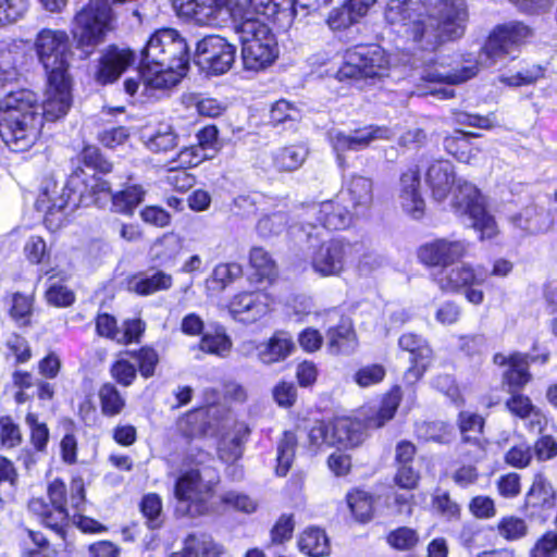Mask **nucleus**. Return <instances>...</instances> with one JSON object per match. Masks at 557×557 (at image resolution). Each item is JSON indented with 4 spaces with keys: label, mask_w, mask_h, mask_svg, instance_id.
<instances>
[{
    "label": "nucleus",
    "mask_w": 557,
    "mask_h": 557,
    "mask_svg": "<svg viewBox=\"0 0 557 557\" xmlns=\"http://www.w3.org/2000/svg\"><path fill=\"white\" fill-rule=\"evenodd\" d=\"M246 9L255 14L274 17L278 13H287L288 15L296 13L295 0H246Z\"/></svg>",
    "instance_id": "39"
},
{
    "label": "nucleus",
    "mask_w": 557,
    "mask_h": 557,
    "mask_svg": "<svg viewBox=\"0 0 557 557\" xmlns=\"http://www.w3.org/2000/svg\"><path fill=\"white\" fill-rule=\"evenodd\" d=\"M358 21L359 18L354 16V12L347 3L343 4L341 8L332 10L327 17V24L333 29L347 28Z\"/></svg>",
    "instance_id": "64"
},
{
    "label": "nucleus",
    "mask_w": 557,
    "mask_h": 557,
    "mask_svg": "<svg viewBox=\"0 0 557 557\" xmlns=\"http://www.w3.org/2000/svg\"><path fill=\"white\" fill-rule=\"evenodd\" d=\"M213 493V484L201 478L199 470L182 473L174 485V496L180 504L200 506L209 500Z\"/></svg>",
    "instance_id": "21"
},
{
    "label": "nucleus",
    "mask_w": 557,
    "mask_h": 557,
    "mask_svg": "<svg viewBox=\"0 0 557 557\" xmlns=\"http://www.w3.org/2000/svg\"><path fill=\"white\" fill-rule=\"evenodd\" d=\"M425 181L433 197L437 201L444 200L455 183L453 164L446 160H434L426 169Z\"/></svg>",
    "instance_id": "27"
},
{
    "label": "nucleus",
    "mask_w": 557,
    "mask_h": 557,
    "mask_svg": "<svg viewBox=\"0 0 557 557\" xmlns=\"http://www.w3.org/2000/svg\"><path fill=\"white\" fill-rule=\"evenodd\" d=\"M556 493L552 483L542 474H537L527 494V506L552 508L555 505Z\"/></svg>",
    "instance_id": "37"
},
{
    "label": "nucleus",
    "mask_w": 557,
    "mask_h": 557,
    "mask_svg": "<svg viewBox=\"0 0 557 557\" xmlns=\"http://www.w3.org/2000/svg\"><path fill=\"white\" fill-rule=\"evenodd\" d=\"M115 20L111 5L103 0H90L74 16L72 34L78 48L94 49L113 29Z\"/></svg>",
    "instance_id": "6"
},
{
    "label": "nucleus",
    "mask_w": 557,
    "mask_h": 557,
    "mask_svg": "<svg viewBox=\"0 0 557 557\" xmlns=\"http://www.w3.org/2000/svg\"><path fill=\"white\" fill-rule=\"evenodd\" d=\"M190 546L193 555L195 557L202 556H218L222 553V547L213 542L210 536L207 535H189L184 542V547Z\"/></svg>",
    "instance_id": "50"
},
{
    "label": "nucleus",
    "mask_w": 557,
    "mask_h": 557,
    "mask_svg": "<svg viewBox=\"0 0 557 557\" xmlns=\"http://www.w3.org/2000/svg\"><path fill=\"white\" fill-rule=\"evenodd\" d=\"M308 153L309 149L304 144L283 147L274 154V165L281 171H295L304 164Z\"/></svg>",
    "instance_id": "35"
},
{
    "label": "nucleus",
    "mask_w": 557,
    "mask_h": 557,
    "mask_svg": "<svg viewBox=\"0 0 557 557\" xmlns=\"http://www.w3.org/2000/svg\"><path fill=\"white\" fill-rule=\"evenodd\" d=\"M269 296L261 292L240 293L230 302V312L243 323H253L269 312Z\"/></svg>",
    "instance_id": "24"
},
{
    "label": "nucleus",
    "mask_w": 557,
    "mask_h": 557,
    "mask_svg": "<svg viewBox=\"0 0 557 557\" xmlns=\"http://www.w3.org/2000/svg\"><path fill=\"white\" fill-rule=\"evenodd\" d=\"M347 195L355 215L368 210L373 200L372 181L364 176H352L347 185Z\"/></svg>",
    "instance_id": "32"
},
{
    "label": "nucleus",
    "mask_w": 557,
    "mask_h": 557,
    "mask_svg": "<svg viewBox=\"0 0 557 557\" xmlns=\"http://www.w3.org/2000/svg\"><path fill=\"white\" fill-rule=\"evenodd\" d=\"M146 190L143 186L134 184L111 196L112 206L116 212L133 214L136 207L143 202Z\"/></svg>",
    "instance_id": "38"
},
{
    "label": "nucleus",
    "mask_w": 557,
    "mask_h": 557,
    "mask_svg": "<svg viewBox=\"0 0 557 557\" xmlns=\"http://www.w3.org/2000/svg\"><path fill=\"white\" fill-rule=\"evenodd\" d=\"M387 128L369 126L356 129L351 134H345L341 131H331L329 133L330 143L337 154L341 165L344 163L343 153L349 150H359L368 147L374 139L388 138Z\"/></svg>",
    "instance_id": "22"
},
{
    "label": "nucleus",
    "mask_w": 557,
    "mask_h": 557,
    "mask_svg": "<svg viewBox=\"0 0 557 557\" xmlns=\"http://www.w3.org/2000/svg\"><path fill=\"white\" fill-rule=\"evenodd\" d=\"M188 62L189 50L185 38L173 28L158 29L143 50V82L152 88H171L186 74Z\"/></svg>",
    "instance_id": "2"
},
{
    "label": "nucleus",
    "mask_w": 557,
    "mask_h": 557,
    "mask_svg": "<svg viewBox=\"0 0 557 557\" xmlns=\"http://www.w3.org/2000/svg\"><path fill=\"white\" fill-rule=\"evenodd\" d=\"M215 409L195 410L178 420V430L186 437H197L201 435H212L216 424L207 421L213 417Z\"/></svg>",
    "instance_id": "31"
},
{
    "label": "nucleus",
    "mask_w": 557,
    "mask_h": 557,
    "mask_svg": "<svg viewBox=\"0 0 557 557\" xmlns=\"http://www.w3.org/2000/svg\"><path fill=\"white\" fill-rule=\"evenodd\" d=\"M433 281L443 293L457 294L463 289L466 299L473 305L484 300L483 292L474 286L483 284L485 277L467 263L442 268L434 274Z\"/></svg>",
    "instance_id": "12"
},
{
    "label": "nucleus",
    "mask_w": 557,
    "mask_h": 557,
    "mask_svg": "<svg viewBox=\"0 0 557 557\" xmlns=\"http://www.w3.org/2000/svg\"><path fill=\"white\" fill-rule=\"evenodd\" d=\"M541 213L534 207H527L519 213L510 218L512 225L528 233H537L542 231L540 223Z\"/></svg>",
    "instance_id": "48"
},
{
    "label": "nucleus",
    "mask_w": 557,
    "mask_h": 557,
    "mask_svg": "<svg viewBox=\"0 0 557 557\" xmlns=\"http://www.w3.org/2000/svg\"><path fill=\"white\" fill-rule=\"evenodd\" d=\"M242 41L244 66L251 71H261L273 63L277 57V45L270 28L248 11L236 25Z\"/></svg>",
    "instance_id": "4"
},
{
    "label": "nucleus",
    "mask_w": 557,
    "mask_h": 557,
    "mask_svg": "<svg viewBox=\"0 0 557 557\" xmlns=\"http://www.w3.org/2000/svg\"><path fill=\"white\" fill-rule=\"evenodd\" d=\"M327 347L332 354H349L356 347L355 333L349 323H342L327 332Z\"/></svg>",
    "instance_id": "40"
},
{
    "label": "nucleus",
    "mask_w": 557,
    "mask_h": 557,
    "mask_svg": "<svg viewBox=\"0 0 557 557\" xmlns=\"http://www.w3.org/2000/svg\"><path fill=\"white\" fill-rule=\"evenodd\" d=\"M385 368L381 364H368L360 368L354 375V381L360 387H369L381 383L385 377Z\"/></svg>",
    "instance_id": "57"
},
{
    "label": "nucleus",
    "mask_w": 557,
    "mask_h": 557,
    "mask_svg": "<svg viewBox=\"0 0 557 557\" xmlns=\"http://www.w3.org/2000/svg\"><path fill=\"white\" fill-rule=\"evenodd\" d=\"M249 430L244 423H238L227 417L216 423L212 435L219 437L218 456L224 462H235L244 450V443Z\"/></svg>",
    "instance_id": "18"
},
{
    "label": "nucleus",
    "mask_w": 557,
    "mask_h": 557,
    "mask_svg": "<svg viewBox=\"0 0 557 557\" xmlns=\"http://www.w3.org/2000/svg\"><path fill=\"white\" fill-rule=\"evenodd\" d=\"M297 445L296 435L293 432H285L277 448L276 474L285 476L292 466L295 447Z\"/></svg>",
    "instance_id": "43"
},
{
    "label": "nucleus",
    "mask_w": 557,
    "mask_h": 557,
    "mask_svg": "<svg viewBox=\"0 0 557 557\" xmlns=\"http://www.w3.org/2000/svg\"><path fill=\"white\" fill-rule=\"evenodd\" d=\"M136 54L125 47L111 45L107 47L98 60L94 74L95 81L100 85L112 84L134 64Z\"/></svg>",
    "instance_id": "19"
},
{
    "label": "nucleus",
    "mask_w": 557,
    "mask_h": 557,
    "mask_svg": "<svg viewBox=\"0 0 557 557\" xmlns=\"http://www.w3.org/2000/svg\"><path fill=\"white\" fill-rule=\"evenodd\" d=\"M347 502L351 512L359 521H368L373 513L372 498L361 491H356L347 495Z\"/></svg>",
    "instance_id": "46"
},
{
    "label": "nucleus",
    "mask_w": 557,
    "mask_h": 557,
    "mask_svg": "<svg viewBox=\"0 0 557 557\" xmlns=\"http://www.w3.org/2000/svg\"><path fill=\"white\" fill-rule=\"evenodd\" d=\"M533 35V30L521 22H508L497 26L490 35L480 61L485 66H491L509 55L521 45L525 44Z\"/></svg>",
    "instance_id": "10"
},
{
    "label": "nucleus",
    "mask_w": 557,
    "mask_h": 557,
    "mask_svg": "<svg viewBox=\"0 0 557 557\" xmlns=\"http://www.w3.org/2000/svg\"><path fill=\"white\" fill-rule=\"evenodd\" d=\"M33 47L46 74L69 73L73 52L65 30L44 27L36 34Z\"/></svg>",
    "instance_id": "7"
},
{
    "label": "nucleus",
    "mask_w": 557,
    "mask_h": 557,
    "mask_svg": "<svg viewBox=\"0 0 557 557\" xmlns=\"http://www.w3.org/2000/svg\"><path fill=\"white\" fill-rule=\"evenodd\" d=\"M177 134L170 123L161 122L154 127H146L141 133L145 146L152 152H166L177 146Z\"/></svg>",
    "instance_id": "29"
},
{
    "label": "nucleus",
    "mask_w": 557,
    "mask_h": 557,
    "mask_svg": "<svg viewBox=\"0 0 557 557\" xmlns=\"http://www.w3.org/2000/svg\"><path fill=\"white\" fill-rule=\"evenodd\" d=\"M145 330L146 324L140 319L126 320L123 323V329L120 330V335H117V343L123 345L138 343Z\"/></svg>",
    "instance_id": "63"
},
{
    "label": "nucleus",
    "mask_w": 557,
    "mask_h": 557,
    "mask_svg": "<svg viewBox=\"0 0 557 557\" xmlns=\"http://www.w3.org/2000/svg\"><path fill=\"white\" fill-rule=\"evenodd\" d=\"M544 76V69L540 65H532L518 71L513 75H503L500 81L509 86H524L539 81Z\"/></svg>",
    "instance_id": "53"
},
{
    "label": "nucleus",
    "mask_w": 557,
    "mask_h": 557,
    "mask_svg": "<svg viewBox=\"0 0 557 557\" xmlns=\"http://www.w3.org/2000/svg\"><path fill=\"white\" fill-rule=\"evenodd\" d=\"M197 63L208 73H226L235 61L236 48L221 36H208L197 45Z\"/></svg>",
    "instance_id": "15"
},
{
    "label": "nucleus",
    "mask_w": 557,
    "mask_h": 557,
    "mask_svg": "<svg viewBox=\"0 0 557 557\" xmlns=\"http://www.w3.org/2000/svg\"><path fill=\"white\" fill-rule=\"evenodd\" d=\"M511 396L506 401V408L509 412L520 419H529L530 429L541 431L544 424V416L532 405L529 397L517 392L510 393Z\"/></svg>",
    "instance_id": "33"
},
{
    "label": "nucleus",
    "mask_w": 557,
    "mask_h": 557,
    "mask_svg": "<svg viewBox=\"0 0 557 557\" xmlns=\"http://www.w3.org/2000/svg\"><path fill=\"white\" fill-rule=\"evenodd\" d=\"M0 135L13 151H26L38 139L42 117L36 97L28 90L10 92L0 102Z\"/></svg>",
    "instance_id": "3"
},
{
    "label": "nucleus",
    "mask_w": 557,
    "mask_h": 557,
    "mask_svg": "<svg viewBox=\"0 0 557 557\" xmlns=\"http://www.w3.org/2000/svg\"><path fill=\"white\" fill-rule=\"evenodd\" d=\"M399 347L411 355V359L426 360L432 358V349L426 341L413 333H407L399 337Z\"/></svg>",
    "instance_id": "45"
},
{
    "label": "nucleus",
    "mask_w": 557,
    "mask_h": 557,
    "mask_svg": "<svg viewBox=\"0 0 557 557\" xmlns=\"http://www.w3.org/2000/svg\"><path fill=\"white\" fill-rule=\"evenodd\" d=\"M129 355L138 361L141 376L148 379L154 374L156 367L159 363V356L154 349L143 347L139 350L131 351Z\"/></svg>",
    "instance_id": "56"
},
{
    "label": "nucleus",
    "mask_w": 557,
    "mask_h": 557,
    "mask_svg": "<svg viewBox=\"0 0 557 557\" xmlns=\"http://www.w3.org/2000/svg\"><path fill=\"white\" fill-rule=\"evenodd\" d=\"M74 196L69 187V180L64 184H59L53 178L42 182L36 208L45 213L44 221L49 230L57 231L63 226L71 211L70 203L75 200Z\"/></svg>",
    "instance_id": "11"
},
{
    "label": "nucleus",
    "mask_w": 557,
    "mask_h": 557,
    "mask_svg": "<svg viewBox=\"0 0 557 557\" xmlns=\"http://www.w3.org/2000/svg\"><path fill=\"white\" fill-rule=\"evenodd\" d=\"M418 541L417 532L407 527L398 528L392 531L387 536L388 544L399 550L413 548Z\"/></svg>",
    "instance_id": "60"
},
{
    "label": "nucleus",
    "mask_w": 557,
    "mask_h": 557,
    "mask_svg": "<svg viewBox=\"0 0 557 557\" xmlns=\"http://www.w3.org/2000/svg\"><path fill=\"white\" fill-rule=\"evenodd\" d=\"M391 66L389 55L380 46H359L347 50L337 70L338 81L362 77H383Z\"/></svg>",
    "instance_id": "8"
},
{
    "label": "nucleus",
    "mask_w": 557,
    "mask_h": 557,
    "mask_svg": "<svg viewBox=\"0 0 557 557\" xmlns=\"http://www.w3.org/2000/svg\"><path fill=\"white\" fill-rule=\"evenodd\" d=\"M65 485L60 480H54L48 486V496L51 505L41 498H34L29 502V510L40 518L42 524L55 531L61 537L64 536V527L67 523L69 513L65 508Z\"/></svg>",
    "instance_id": "13"
},
{
    "label": "nucleus",
    "mask_w": 557,
    "mask_h": 557,
    "mask_svg": "<svg viewBox=\"0 0 557 557\" xmlns=\"http://www.w3.org/2000/svg\"><path fill=\"white\" fill-rule=\"evenodd\" d=\"M398 200L403 210L413 219L423 215L425 202L420 190V171L417 166H411L401 174Z\"/></svg>",
    "instance_id": "23"
},
{
    "label": "nucleus",
    "mask_w": 557,
    "mask_h": 557,
    "mask_svg": "<svg viewBox=\"0 0 557 557\" xmlns=\"http://www.w3.org/2000/svg\"><path fill=\"white\" fill-rule=\"evenodd\" d=\"M498 534L507 541H517L528 533V527L523 519L508 516L499 520L497 524Z\"/></svg>",
    "instance_id": "47"
},
{
    "label": "nucleus",
    "mask_w": 557,
    "mask_h": 557,
    "mask_svg": "<svg viewBox=\"0 0 557 557\" xmlns=\"http://www.w3.org/2000/svg\"><path fill=\"white\" fill-rule=\"evenodd\" d=\"M401 400V391L399 386H395L384 397L381 407L372 416L366 419V428L379 429L387 421L392 420Z\"/></svg>",
    "instance_id": "34"
},
{
    "label": "nucleus",
    "mask_w": 557,
    "mask_h": 557,
    "mask_svg": "<svg viewBox=\"0 0 557 557\" xmlns=\"http://www.w3.org/2000/svg\"><path fill=\"white\" fill-rule=\"evenodd\" d=\"M250 264L261 277L270 278L275 273V263L261 247H253L249 256Z\"/></svg>",
    "instance_id": "55"
},
{
    "label": "nucleus",
    "mask_w": 557,
    "mask_h": 557,
    "mask_svg": "<svg viewBox=\"0 0 557 557\" xmlns=\"http://www.w3.org/2000/svg\"><path fill=\"white\" fill-rule=\"evenodd\" d=\"M98 396L101 412L107 417L120 414L125 407V399L113 384H103L98 392Z\"/></svg>",
    "instance_id": "42"
},
{
    "label": "nucleus",
    "mask_w": 557,
    "mask_h": 557,
    "mask_svg": "<svg viewBox=\"0 0 557 557\" xmlns=\"http://www.w3.org/2000/svg\"><path fill=\"white\" fill-rule=\"evenodd\" d=\"M210 159H212V153L196 145L182 149L177 154V161L183 168H194Z\"/></svg>",
    "instance_id": "61"
},
{
    "label": "nucleus",
    "mask_w": 557,
    "mask_h": 557,
    "mask_svg": "<svg viewBox=\"0 0 557 557\" xmlns=\"http://www.w3.org/2000/svg\"><path fill=\"white\" fill-rule=\"evenodd\" d=\"M331 445L342 448H354L364 440L361 422L350 418H336L331 422Z\"/></svg>",
    "instance_id": "28"
},
{
    "label": "nucleus",
    "mask_w": 557,
    "mask_h": 557,
    "mask_svg": "<svg viewBox=\"0 0 557 557\" xmlns=\"http://www.w3.org/2000/svg\"><path fill=\"white\" fill-rule=\"evenodd\" d=\"M295 344L292 336L284 331H276L268 341L256 346L257 358L264 364H273L292 355Z\"/></svg>",
    "instance_id": "26"
},
{
    "label": "nucleus",
    "mask_w": 557,
    "mask_h": 557,
    "mask_svg": "<svg viewBox=\"0 0 557 557\" xmlns=\"http://www.w3.org/2000/svg\"><path fill=\"white\" fill-rule=\"evenodd\" d=\"M299 549L312 557L325 556L330 552L329 539L319 528H309L302 532L298 541Z\"/></svg>",
    "instance_id": "36"
},
{
    "label": "nucleus",
    "mask_w": 557,
    "mask_h": 557,
    "mask_svg": "<svg viewBox=\"0 0 557 557\" xmlns=\"http://www.w3.org/2000/svg\"><path fill=\"white\" fill-rule=\"evenodd\" d=\"M72 106L71 78L67 74H47V87L39 109L47 121L63 117Z\"/></svg>",
    "instance_id": "17"
},
{
    "label": "nucleus",
    "mask_w": 557,
    "mask_h": 557,
    "mask_svg": "<svg viewBox=\"0 0 557 557\" xmlns=\"http://www.w3.org/2000/svg\"><path fill=\"white\" fill-rule=\"evenodd\" d=\"M309 213L315 215L319 223L330 230L346 228L355 215L339 198L313 203L309 208Z\"/></svg>",
    "instance_id": "25"
},
{
    "label": "nucleus",
    "mask_w": 557,
    "mask_h": 557,
    "mask_svg": "<svg viewBox=\"0 0 557 557\" xmlns=\"http://www.w3.org/2000/svg\"><path fill=\"white\" fill-rule=\"evenodd\" d=\"M140 511L147 519L150 529H158L163 522L162 499L158 494L150 493L143 497Z\"/></svg>",
    "instance_id": "44"
},
{
    "label": "nucleus",
    "mask_w": 557,
    "mask_h": 557,
    "mask_svg": "<svg viewBox=\"0 0 557 557\" xmlns=\"http://www.w3.org/2000/svg\"><path fill=\"white\" fill-rule=\"evenodd\" d=\"M287 225V216L283 212H275L262 216L257 223V231L263 237L282 233Z\"/></svg>",
    "instance_id": "52"
},
{
    "label": "nucleus",
    "mask_w": 557,
    "mask_h": 557,
    "mask_svg": "<svg viewBox=\"0 0 557 557\" xmlns=\"http://www.w3.org/2000/svg\"><path fill=\"white\" fill-rule=\"evenodd\" d=\"M360 251L358 245L338 239L322 243L312 253L311 265L321 276L339 275L354 253Z\"/></svg>",
    "instance_id": "14"
},
{
    "label": "nucleus",
    "mask_w": 557,
    "mask_h": 557,
    "mask_svg": "<svg viewBox=\"0 0 557 557\" xmlns=\"http://www.w3.org/2000/svg\"><path fill=\"white\" fill-rule=\"evenodd\" d=\"M69 187L77 196L73 200V207L76 206H101L102 198L112 196L111 183L104 180L96 172H87L84 169H76L69 176Z\"/></svg>",
    "instance_id": "16"
},
{
    "label": "nucleus",
    "mask_w": 557,
    "mask_h": 557,
    "mask_svg": "<svg viewBox=\"0 0 557 557\" xmlns=\"http://www.w3.org/2000/svg\"><path fill=\"white\" fill-rule=\"evenodd\" d=\"M509 369L504 375V382L509 386V393L522 388L531 379L528 372L527 357L515 354L508 358Z\"/></svg>",
    "instance_id": "41"
},
{
    "label": "nucleus",
    "mask_w": 557,
    "mask_h": 557,
    "mask_svg": "<svg viewBox=\"0 0 557 557\" xmlns=\"http://www.w3.org/2000/svg\"><path fill=\"white\" fill-rule=\"evenodd\" d=\"M17 53L8 45H0V84L14 81L16 72Z\"/></svg>",
    "instance_id": "54"
},
{
    "label": "nucleus",
    "mask_w": 557,
    "mask_h": 557,
    "mask_svg": "<svg viewBox=\"0 0 557 557\" xmlns=\"http://www.w3.org/2000/svg\"><path fill=\"white\" fill-rule=\"evenodd\" d=\"M199 347L205 352L225 357L231 350L232 342L224 333L206 334L201 338Z\"/></svg>",
    "instance_id": "49"
},
{
    "label": "nucleus",
    "mask_w": 557,
    "mask_h": 557,
    "mask_svg": "<svg viewBox=\"0 0 557 557\" xmlns=\"http://www.w3.org/2000/svg\"><path fill=\"white\" fill-rule=\"evenodd\" d=\"M172 285V275L163 271L140 273L133 276L128 282L129 290L140 296H148L158 292L168 290Z\"/></svg>",
    "instance_id": "30"
},
{
    "label": "nucleus",
    "mask_w": 557,
    "mask_h": 557,
    "mask_svg": "<svg viewBox=\"0 0 557 557\" xmlns=\"http://www.w3.org/2000/svg\"><path fill=\"white\" fill-rule=\"evenodd\" d=\"M27 10V0H0V26L18 21Z\"/></svg>",
    "instance_id": "51"
},
{
    "label": "nucleus",
    "mask_w": 557,
    "mask_h": 557,
    "mask_svg": "<svg viewBox=\"0 0 557 557\" xmlns=\"http://www.w3.org/2000/svg\"><path fill=\"white\" fill-rule=\"evenodd\" d=\"M467 250L468 244L463 240L438 238L420 246L418 258L425 265L447 268L465 257Z\"/></svg>",
    "instance_id": "20"
},
{
    "label": "nucleus",
    "mask_w": 557,
    "mask_h": 557,
    "mask_svg": "<svg viewBox=\"0 0 557 557\" xmlns=\"http://www.w3.org/2000/svg\"><path fill=\"white\" fill-rule=\"evenodd\" d=\"M465 0H387L384 18L400 25L412 51H434L462 35L467 21Z\"/></svg>",
    "instance_id": "1"
},
{
    "label": "nucleus",
    "mask_w": 557,
    "mask_h": 557,
    "mask_svg": "<svg viewBox=\"0 0 557 557\" xmlns=\"http://www.w3.org/2000/svg\"><path fill=\"white\" fill-rule=\"evenodd\" d=\"M180 16L201 26H221L230 17L235 25L246 16V0H172Z\"/></svg>",
    "instance_id": "5"
},
{
    "label": "nucleus",
    "mask_w": 557,
    "mask_h": 557,
    "mask_svg": "<svg viewBox=\"0 0 557 557\" xmlns=\"http://www.w3.org/2000/svg\"><path fill=\"white\" fill-rule=\"evenodd\" d=\"M483 424V418L476 413L465 411L459 414V428L465 441H476Z\"/></svg>",
    "instance_id": "59"
},
{
    "label": "nucleus",
    "mask_w": 557,
    "mask_h": 557,
    "mask_svg": "<svg viewBox=\"0 0 557 557\" xmlns=\"http://www.w3.org/2000/svg\"><path fill=\"white\" fill-rule=\"evenodd\" d=\"M32 298L22 294H14L12 297V306L10 314L12 319L20 325H27L32 314Z\"/></svg>",
    "instance_id": "58"
},
{
    "label": "nucleus",
    "mask_w": 557,
    "mask_h": 557,
    "mask_svg": "<svg viewBox=\"0 0 557 557\" xmlns=\"http://www.w3.org/2000/svg\"><path fill=\"white\" fill-rule=\"evenodd\" d=\"M451 205L457 214L469 216L472 227L480 232L481 239H490L497 235L496 221L486 212L483 198L473 184L459 180Z\"/></svg>",
    "instance_id": "9"
},
{
    "label": "nucleus",
    "mask_w": 557,
    "mask_h": 557,
    "mask_svg": "<svg viewBox=\"0 0 557 557\" xmlns=\"http://www.w3.org/2000/svg\"><path fill=\"white\" fill-rule=\"evenodd\" d=\"M557 533L548 531L543 534L530 550V557H556Z\"/></svg>",
    "instance_id": "62"
}]
</instances>
